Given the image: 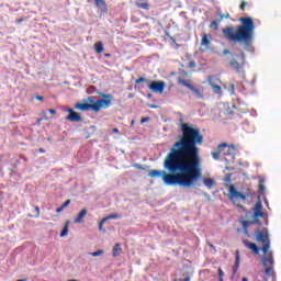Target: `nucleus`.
Instances as JSON below:
<instances>
[{
	"instance_id": "nucleus-1",
	"label": "nucleus",
	"mask_w": 281,
	"mask_h": 281,
	"mask_svg": "<svg viewBox=\"0 0 281 281\" xmlns=\"http://www.w3.org/2000/svg\"><path fill=\"white\" fill-rule=\"evenodd\" d=\"M181 133L182 136L165 157V170H150L148 177H161L166 186L190 189L201 179V156L198 146H203V135L201 130L192 127L190 123L181 124Z\"/></svg>"
},
{
	"instance_id": "nucleus-2",
	"label": "nucleus",
	"mask_w": 281,
	"mask_h": 281,
	"mask_svg": "<svg viewBox=\"0 0 281 281\" xmlns=\"http://www.w3.org/2000/svg\"><path fill=\"white\" fill-rule=\"evenodd\" d=\"M239 22L240 25H237L236 27L232 25L224 27L222 33L227 41L238 43L247 49V47H251V43H254L256 23H254V19L249 16L240 18Z\"/></svg>"
},
{
	"instance_id": "nucleus-3",
	"label": "nucleus",
	"mask_w": 281,
	"mask_h": 281,
	"mask_svg": "<svg viewBox=\"0 0 281 281\" xmlns=\"http://www.w3.org/2000/svg\"><path fill=\"white\" fill-rule=\"evenodd\" d=\"M101 98L103 99L95 101V97L90 95L83 99L82 102L76 103L75 109L78 111H94V113H100L101 109H109L111 102H113L112 94L101 93Z\"/></svg>"
},
{
	"instance_id": "nucleus-4",
	"label": "nucleus",
	"mask_w": 281,
	"mask_h": 281,
	"mask_svg": "<svg viewBox=\"0 0 281 281\" xmlns=\"http://www.w3.org/2000/svg\"><path fill=\"white\" fill-rule=\"evenodd\" d=\"M255 238L257 243H261L262 245L261 251L265 254V257L262 258L265 267H267V265H273V252L269 251V249H271L269 232L258 228L255 231Z\"/></svg>"
},
{
	"instance_id": "nucleus-5",
	"label": "nucleus",
	"mask_w": 281,
	"mask_h": 281,
	"mask_svg": "<svg viewBox=\"0 0 281 281\" xmlns=\"http://www.w3.org/2000/svg\"><path fill=\"white\" fill-rule=\"evenodd\" d=\"M226 187L228 188V199L234 204H236L238 199L247 201V199H251V196H254V193H251V190L249 189H247L246 192H239L234 184H226Z\"/></svg>"
},
{
	"instance_id": "nucleus-6",
	"label": "nucleus",
	"mask_w": 281,
	"mask_h": 281,
	"mask_svg": "<svg viewBox=\"0 0 281 281\" xmlns=\"http://www.w3.org/2000/svg\"><path fill=\"white\" fill-rule=\"evenodd\" d=\"M178 85H180L181 87H186L187 89L192 91L194 93L195 98H198V100H203V93L201 92V90L196 89L194 86H192V83L190 81L182 79L180 77V78H178Z\"/></svg>"
},
{
	"instance_id": "nucleus-7",
	"label": "nucleus",
	"mask_w": 281,
	"mask_h": 281,
	"mask_svg": "<svg viewBox=\"0 0 281 281\" xmlns=\"http://www.w3.org/2000/svg\"><path fill=\"white\" fill-rule=\"evenodd\" d=\"M217 150L224 155V157H234L236 155V146L227 143H222L217 146Z\"/></svg>"
},
{
	"instance_id": "nucleus-8",
	"label": "nucleus",
	"mask_w": 281,
	"mask_h": 281,
	"mask_svg": "<svg viewBox=\"0 0 281 281\" xmlns=\"http://www.w3.org/2000/svg\"><path fill=\"white\" fill-rule=\"evenodd\" d=\"M237 57L240 58L241 63H238V60H236V58H232L229 61V65L236 71V74H240V69H243V67H245L247 60L245 57V53H240L239 55H237Z\"/></svg>"
},
{
	"instance_id": "nucleus-9",
	"label": "nucleus",
	"mask_w": 281,
	"mask_h": 281,
	"mask_svg": "<svg viewBox=\"0 0 281 281\" xmlns=\"http://www.w3.org/2000/svg\"><path fill=\"white\" fill-rule=\"evenodd\" d=\"M254 223L255 225H260V220L265 217V212H262V202L257 201L254 207Z\"/></svg>"
},
{
	"instance_id": "nucleus-10",
	"label": "nucleus",
	"mask_w": 281,
	"mask_h": 281,
	"mask_svg": "<svg viewBox=\"0 0 281 281\" xmlns=\"http://www.w3.org/2000/svg\"><path fill=\"white\" fill-rule=\"evenodd\" d=\"M164 89H166L165 81H153L149 85V91H153V93H164Z\"/></svg>"
},
{
	"instance_id": "nucleus-11",
	"label": "nucleus",
	"mask_w": 281,
	"mask_h": 281,
	"mask_svg": "<svg viewBox=\"0 0 281 281\" xmlns=\"http://www.w3.org/2000/svg\"><path fill=\"white\" fill-rule=\"evenodd\" d=\"M207 82H209V85H211L214 93H217V95H222L223 94V88H221V86L215 83V82H221L220 78L213 79L212 76H209L207 77Z\"/></svg>"
},
{
	"instance_id": "nucleus-12",
	"label": "nucleus",
	"mask_w": 281,
	"mask_h": 281,
	"mask_svg": "<svg viewBox=\"0 0 281 281\" xmlns=\"http://www.w3.org/2000/svg\"><path fill=\"white\" fill-rule=\"evenodd\" d=\"M68 115L66 116V120L69 122H82V116L80 113L74 111V109H68Z\"/></svg>"
},
{
	"instance_id": "nucleus-13",
	"label": "nucleus",
	"mask_w": 281,
	"mask_h": 281,
	"mask_svg": "<svg viewBox=\"0 0 281 281\" xmlns=\"http://www.w3.org/2000/svg\"><path fill=\"white\" fill-rule=\"evenodd\" d=\"M212 43V34H203L201 40V46L210 49V45Z\"/></svg>"
},
{
	"instance_id": "nucleus-14",
	"label": "nucleus",
	"mask_w": 281,
	"mask_h": 281,
	"mask_svg": "<svg viewBox=\"0 0 281 281\" xmlns=\"http://www.w3.org/2000/svg\"><path fill=\"white\" fill-rule=\"evenodd\" d=\"M244 245L245 247H247L248 249H250L252 251V254H255L256 256H258V254H260V248H258V246L249 240H244Z\"/></svg>"
},
{
	"instance_id": "nucleus-15",
	"label": "nucleus",
	"mask_w": 281,
	"mask_h": 281,
	"mask_svg": "<svg viewBox=\"0 0 281 281\" xmlns=\"http://www.w3.org/2000/svg\"><path fill=\"white\" fill-rule=\"evenodd\" d=\"M239 267H240V252L237 250L235 256V263L233 266V276L238 273Z\"/></svg>"
},
{
	"instance_id": "nucleus-16",
	"label": "nucleus",
	"mask_w": 281,
	"mask_h": 281,
	"mask_svg": "<svg viewBox=\"0 0 281 281\" xmlns=\"http://www.w3.org/2000/svg\"><path fill=\"white\" fill-rule=\"evenodd\" d=\"M87 209H82L77 217L74 220V223L80 224V223H85V216H87Z\"/></svg>"
},
{
	"instance_id": "nucleus-17",
	"label": "nucleus",
	"mask_w": 281,
	"mask_h": 281,
	"mask_svg": "<svg viewBox=\"0 0 281 281\" xmlns=\"http://www.w3.org/2000/svg\"><path fill=\"white\" fill-rule=\"evenodd\" d=\"M120 254H122V245L120 243L115 244L113 249H112V256L114 258H117V256H120Z\"/></svg>"
},
{
	"instance_id": "nucleus-18",
	"label": "nucleus",
	"mask_w": 281,
	"mask_h": 281,
	"mask_svg": "<svg viewBox=\"0 0 281 281\" xmlns=\"http://www.w3.org/2000/svg\"><path fill=\"white\" fill-rule=\"evenodd\" d=\"M203 183H204V186L206 187V188H209V190H212L213 188H214V186H215V181H214V179H212V178H205L204 180H203Z\"/></svg>"
},
{
	"instance_id": "nucleus-19",
	"label": "nucleus",
	"mask_w": 281,
	"mask_h": 281,
	"mask_svg": "<svg viewBox=\"0 0 281 281\" xmlns=\"http://www.w3.org/2000/svg\"><path fill=\"white\" fill-rule=\"evenodd\" d=\"M94 52L97 54H102V52H104V44L102 42H97L94 44Z\"/></svg>"
},
{
	"instance_id": "nucleus-20",
	"label": "nucleus",
	"mask_w": 281,
	"mask_h": 281,
	"mask_svg": "<svg viewBox=\"0 0 281 281\" xmlns=\"http://www.w3.org/2000/svg\"><path fill=\"white\" fill-rule=\"evenodd\" d=\"M70 223L71 222L69 220L66 221L65 226H64V228H63V231L60 233L61 238L69 234V225H70Z\"/></svg>"
},
{
	"instance_id": "nucleus-21",
	"label": "nucleus",
	"mask_w": 281,
	"mask_h": 281,
	"mask_svg": "<svg viewBox=\"0 0 281 281\" xmlns=\"http://www.w3.org/2000/svg\"><path fill=\"white\" fill-rule=\"evenodd\" d=\"M94 3L97 8H100L101 10H106V1L95 0Z\"/></svg>"
},
{
	"instance_id": "nucleus-22",
	"label": "nucleus",
	"mask_w": 281,
	"mask_h": 281,
	"mask_svg": "<svg viewBox=\"0 0 281 281\" xmlns=\"http://www.w3.org/2000/svg\"><path fill=\"white\" fill-rule=\"evenodd\" d=\"M105 218H106V221H115L117 218H122V215H120V214H110Z\"/></svg>"
},
{
	"instance_id": "nucleus-23",
	"label": "nucleus",
	"mask_w": 281,
	"mask_h": 281,
	"mask_svg": "<svg viewBox=\"0 0 281 281\" xmlns=\"http://www.w3.org/2000/svg\"><path fill=\"white\" fill-rule=\"evenodd\" d=\"M217 21L221 23L224 19H229V13L223 14L222 12H217Z\"/></svg>"
},
{
	"instance_id": "nucleus-24",
	"label": "nucleus",
	"mask_w": 281,
	"mask_h": 281,
	"mask_svg": "<svg viewBox=\"0 0 281 281\" xmlns=\"http://www.w3.org/2000/svg\"><path fill=\"white\" fill-rule=\"evenodd\" d=\"M218 23H220V22L216 21V20L212 21L211 24H210V26H209L210 30H215V31L218 30Z\"/></svg>"
},
{
	"instance_id": "nucleus-25",
	"label": "nucleus",
	"mask_w": 281,
	"mask_h": 281,
	"mask_svg": "<svg viewBox=\"0 0 281 281\" xmlns=\"http://www.w3.org/2000/svg\"><path fill=\"white\" fill-rule=\"evenodd\" d=\"M217 276H218V281H224L223 278L225 277V272L223 271V268L217 269Z\"/></svg>"
},
{
	"instance_id": "nucleus-26",
	"label": "nucleus",
	"mask_w": 281,
	"mask_h": 281,
	"mask_svg": "<svg viewBox=\"0 0 281 281\" xmlns=\"http://www.w3.org/2000/svg\"><path fill=\"white\" fill-rule=\"evenodd\" d=\"M222 153H223V151H221L220 149H217V151H213V153H212L213 159H215V160L221 159V154H222Z\"/></svg>"
},
{
	"instance_id": "nucleus-27",
	"label": "nucleus",
	"mask_w": 281,
	"mask_h": 281,
	"mask_svg": "<svg viewBox=\"0 0 281 281\" xmlns=\"http://www.w3.org/2000/svg\"><path fill=\"white\" fill-rule=\"evenodd\" d=\"M137 7L142 8V10H148L150 8V4H148V2H144V3H138Z\"/></svg>"
},
{
	"instance_id": "nucleus-28",
	"label": "nucleus",
	"mask_w": 281,
	"mask_h": 281,
	"mask_svg": "<svg viewBox=\"0 0 281 281\" xmlns=\"http://www.w3.org/2000/svg\"><path fill=\"white\" fill-rule=\"evenodd\" d=\"M259 192L262 194L265 192V180L260 179L259 180Z\"/></svg>"
},
{
	"instance_id": "nucleus-29",
	"label": "nucleus",
	"mask_w": 281,
	"mask_h": 281,
	"mask_svg": "<svg viewBox=\"0 0 281 281\" xmlns=\"http://www.w3.org/2000/svg\"><path fill=\"white\" fill-rule=\"evenodd\" d=\"M254 220L252 222H249V221H241V225L244 227V229H247V227H249V225H254Z\"/></svg>"
},
{
	"instance_id": "nucleus-30",
	"label": "nucleus",
	"mask_w": 281,
	"mask_h": 281,
	"mask_svg": "<svg viewBox=\"0 0 281 281\" xmlns=\"http://www.w3.org/2000/svg\"><path fill=\"white\" fill-rule=\"evenodd\" d=\"M228 91L231 95H234L236 93V86L234 83H231Z\"/></svg>"
},
{
	"instance_id": "nucleus-31",
	"label": "nucleus",
	"mask_w": 281,
	"mask_h": 281,
	"mask_svg": "<svg viewBox=\"0 0 281 281\" xmlns=\"http://www.w3.org/2000/svg\"><path fill=\"white\" fill-rule=\"evenodd\" d=\"M103 254H104V250H97L92 252L91 256H93V258H98V256H102Z\"/></svg>"
},
{
	"instance_id": "nucleus-32",
	"label": "nucleus",
	"mask_w": 281,
	"mask_h": 281,
	"mask_svg": "<svg viewBox=\"0 0 281 281\" xmlns=\"http://www.w3.org/2000/svg\"><path fill=\"white\" fill-rule=\"evenodd\" d=\"M35 215H34V217L35 218H38V216H41V207H38V206H35Z\"/></svg>"
},
{
	"instance_id": "nucleus-33",
	"label": "nucleus",
	"mask_w": 281,
	"mask_h": 281,
	"mask_svg": "<svg viewBox=\"0 0 281 281\" xmlns=\"http://www.w3.org/2000/svg\"><path fill=\"white\" fill-rule=\"evenodd\" d=\"M142 82H146V78L140 77V78H138V79L135 80V83H136V85H142Z\"/></svg>"
},
{
	"instance_id": "nucleus-34",
	"label": "nucleus",
	"mask_w": 281,
	"mask_h": 281,
	"mask_svg": "<svg viewBox=\"0 0 281 281\" xmlns=\"http://www.w3.org/2000/svg\"><path fill=\"white\" fill-rule=\"evenodd\" d=\"M71 205V200H66L64 204H61V207L65 210V207H69Z\"/></svg>"
},
{
	"instance_id": "nucleus-35",
	"label": "nucleus",
	"mask_w": 281,
	"mask_h": 281,
	"mask_svg": "<svg viewBox=\"0 0 281 281\" xmlns=\"http://www.w3.org/2000/svg\"><path fill=\"white\" fill-rule=\"evenodd\" d=\"M272 272H273V268H271V267H268L265 270L266 276H271Z\"/></svg>"
},
{
	"instance_id": "nucleus-36",
	"label": "nucleus",
	"mask_w": 281,
	"mask_h": 281,
	"mask_svg": "<svg viewBox=\"0 0 281 281\" xmlns=\"http://www.w3.org/2000/svg\"><path fill=\"white\" fill-rule=\"evenodd\" d=\"M239 8L243 12H245V8H247V2L243 0Z\"/></svg>"
},
{
	"instance_id": "nucleus-37",
	"label": "nucleus",
	"mask_w": 281,
	"mask_h": 281,
	"mask_svg": "<svg viewBox=\"0 0 281 281\" xmlns=\"http://www.w3.org/2000/svg\"><path fill=\"white\" fill-rule=\"evenodd\" d=\"M105 221H106L105 217L100 221V223H99V229H100V231H102V227H103Z\"/></svg>"
},
{
	"instance_id": "nucleus-38",
	"label": "nucleus",
	"mask_w": 281,
	"mask_h": 281,
	"mask_svg": "<svg viewBox=\"0 0 281 281\" xmlns=\"http://www.w3.org/2000/svg\"><path fill=\"white\" fill-rule=\"evenodd\" d=\"M146 122H150V117H143L140 120V124H146Z\"/></svg>"
},
{
	"instance_id": "nucleus-39",
	"label": "nucleus",
	"mask_w": 281,
	"mask_h": 281,
	"mask_svg": "<svg viewBox=\"0 0 281 281\" xmlns=\"http://www.w3.org/2000/svg\"><path fill=\"white\" fill-rule=\"evenodd\" d=\"M189 67H196V64L194 63V60H191V61H189Z\"/></svg>"
},
{
	"instance_id": "nucleus-40",
	"label": "nucleus",
	"mask_w": 281,
	"mask_h": 281,
	"mask_svg": "<svg viewBox=\"0 0 281 281\" xmlns=\"http://www.w3.org/2000/svg\"><path fill=\"white\" fill-rule=\"evenodd\" d=\"M48 113H50V115H56V110L49 109V110H48Z\"/></svg>"
},
{
	"instance_id": "nucleus-41",
	"label": "nucleus",
	"mask_w": 281,
	"mask_h": 281,
	"mask_svg": "<svg viewBox=\"0 0 281 281\" xmlns=\"http://www.w3.org/2000/svg\"><path fill=\"white\" fill-rule=\"evenodd\" d=\"M63 210H65L63 206H61V207H58V209H56V213H57V214H60V212H63Z\"/></svg>"
},
{
	"instance_id": "nucleus-42",
	"label": "nucleus",
	"mask_w": 281,
	"mask_h": 281,
	"mask_svg": "<svg viewBox=\"0 0 281 281\" xmlns=\"http://www.w3.org/2000/svg\"><path fill=\"white\" fill-rule=\"evenodd\" d=\"M227 54H229V49L225 48V49L223 50V55H224V56H227Z\"/></svg>"
},
{
	"instance_id": "nucleus-43",
	"label": "nucleus",
	"mask_w": 281,
	"mask_h": 281,
	"mask_svg": "<svg viewBox=\"0 0 281 281\" xmlns=\"http://www.w3.org/2000/svg\"><path fill=\"white\" fill-rule=\"evenodd\" d=\"M35 98H36V100H38L40 102H43V100H44L43 97H41V95H36Z\"/></svg>"
},
{
	"instance_id": "nucleus-44",
	"label": "nucleus",
	"mask_w": 281,
	"mask_h": 281,
	"mask_svg": "<svg viewBox=\"0 0 281 281\" xmlns=\"http://www.w3.org/2000/svg\"><path fill=\"white\" fill-rule=\"evenodd\" d=\"M206 244L211 247V249H215L214 245L210 241H206Z\"/></svg>"
},
{
	"instance_id": "nucleus-45",
	"label": "nucleus",
	"mask_w": 281,
	"mask_h": 281,
	"mask_svg": "<svg viewBox=\"0 0 281 281\" xmlns=\"http://www.w3.org/2000/svg\"><path fill=\"white\" fill-rule=\"evenodd\" d=\"M23 21H24L23 18H20L16 20V23H23Z\"/></svg>"
},
{
	"instance_id": "nucleus-46",
	"label": "nucleus",
	"mask_w": 281,
	"mask_h": 281,
	"mask_svg": "<svg viewBox=\"0 0 281 281\" xmlns=\"http://www.w3.org/2000/svg\"><path fill=\"white\" fill-rule=\"evenodd\" d=\"M112 133H120V130L113 128V130H112Z\"/></svg>"
},
{
	"instance_id": "nucleus-47",
	"label": "nucleus",
	"mask_w": 281,
	"mask_h": 281,
	"mask_svg": "<svg viewBox=\"0 0 281 281\" xmlns=\"http://www.w3.org/2000/svg\"><path fill=\"white\" fill-rule=\"evenodd\" d=\"M237 207H240V210H244V212H245V206L237 204Z\"/></svg>"
},
{
	"instance_id": "nucleus-48",
	"label": "nucleus",
	"mask_w": 281,
	"mask_h": 281,
	"mask_svg": "<svg viewBox=\"0 0 281 281\" xmlns=\"http://www.w3.org/2000/svg\"><path fill=\"white\" fill-rule=\"evenodd\" d=\"M43 122V119H37V124H41Z\"/></svg>"
},
{
	"instance_id": "nucleus-49",
	"label": "nucleus",
	"mask_w": 281,
	"mask_h": 281,
	"mask_svg": "<svg viewBox=\"0 0 281 281\" xmlns=\"http://www.w3.org/2000/svg\"><path fill=\"white\" fill-rule=\"evenodd\" d=\"M105 58H111V54H105Z\"/></svg>"
},
{
	"instance_id": "nucleus-50",
	"label": "nucleus",
	"mask_w": 281,
	"mask_h": 281,
	"mask_svg": "<svg viewBox=\"0 0 281 281\" xmlns=\"http://www.w3.org/2000/svg\"><path fill=\"white\" fill-rule=\"evenodd\" d=\"M229 179H231V177H229V176H227V177L225 178V181H229Z\"/></svg>"
},
{
	"instance_id": "nucleus-51",
	"label": "nucleus",
	"mask_w": 281,
	"mask_h": 281,
	"mask_svg": "<svg viewBox=\"0 0 281 281\" xmlns=\"http://www.w3.org/2000/svg\"><path fill=\"white\" fill-rule=\"evenodd\" d=\"M184 281H190V277H186V278H184Z\"/></svg>"
},
{
	"instance_id": "nucleus-52",
	"label": "nucleus",
	"mask_w": 281,
	"mask_h": 281,
	"mask_svg": "<svg viewBox=\"0 0 281 281\" xmlns=\"http://www.w3.org/2000/svg\"><path fill=\"white\" fill-rule=\"evenodd\" d=\"M241 281H249V279H247V278L244 277V278L241 279Z\"/></svg>"
},
{
	"instance_id": "nucleus-53",
	"label": "nucleus",
	"mask_w": 281,
	"mask_h": 281,
	"mask_svg": "<svg viewBox=\"0 0 281 281\" xmlns=\"http://www.w3.org/2000/svg\"><path fill=\"white\" fill-rule=\"evenodd\" d=\"M40 153H45V149H43V148H40Z\"/></svg>"
},
{
	"instance_id": "nucleus-54",
	"label": "nucleus",
	"mask_w": 281,
	"mask_h": 281,
	"mask_svg": "<svg viewBox=\"0 0 281 281\" xmlns=\"http://www.w3.org/2000/svg\"><path fill=\"white\" fill-rule=\"evenodd\" d=\"M47 140H48V142H52V138L48 137Z\"/></svg>"
}]
</instances>
